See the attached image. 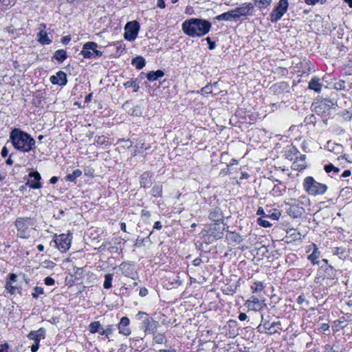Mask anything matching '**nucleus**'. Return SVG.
<instances>
[{
	"instance_id": "obj_1",
	"label": "nucleus",
	"mask_w": 352,
	"mask_h": 352,
	"mask_svg": "<svg viewBox=\"0 0 352 352\" xmlns=\"http://www.w3.org/2000/svg\"><path fill=\"white\" fill-rule=\"evenodd\" d=\"M212 27V24L206 19L200 18H190L185 20L182 24L184 33L190 37H201L207 34Z\"/></svg>"
},
{
	"instance_id": "obj_2",
	"label": "nucleus",
	"mask_w": 352,
	"mask_h": 352,
	"mask_svg": "<svg viewBox=\"0 0 352 352\" xmlns=\"http://www.w3.org/2000/svg\"><path fill=\"white\" fill-rule=\"evenodd\" d=\"M10 140L14 148L23 153H29L36 148L35 140L28 133L18 128L10 133Z\"/></svg>"
},
{
	"instance_id": "obj_3",
	"label": "nucleus",
	"mask_w": 352,
	"mask_h": 352,
	"mask_svg": "<svg viewBox=\"0 0 352 352\" xmlns=\"http://www.w3.org/2000/svg\"><path fill=\"white\" fill-rule=\"evenodd\" d=\"M287 208V213L292 218L301 217L305 213V208L311 205L309 198L302 195L298 199H288L285 201Z\"/></svg>"
},
{
	"instance_id": "obj_4",
	"label": "nucleus",
	"mask_w": 352,
	"mask_h": 352,
	"mask_svg": "<svg viewBox=\"0 0 352 352\" xmlns=\"http://www.w3.org/2000/svg\"><path fill=\"white\" fill-rule=\"evenodd\" d=\"M303 190L311 196L323 195L328 187L326 184L317 182L313 177H305L302 181Z\"/></svg>"
},
{
	"instance_id": "obj_5",
	"label": "nucleus",
	"mask_w": 352,
	"mask_h": 352,
	"mask_svg": "<svg viewBox=\"0 0 352 352\" xmlns=\"http://www.w3.org/2000/svg\"><path fill=\"white\" fill-rule=\"evenodd\" d=\"M135 318L140 321V328L146 334H151L157 331L160 324L144 311H138L135 315Z\"/></svg>"
},
{
	"instance_id": "obj_6",
	"label": "nucleus",
	"mask_w": 352,
	"mask_h": 352,
	"mask_svg": "<svg viewBox=\"0 0 352 352\" xmlns=\"http://www.w3.org/2000/svg\"><path fill=\"white\" fill-rule=\"evenodd\" d=\"M94 41H88L83 44L80 54L85 59H96L100 58L103 53L98 48H101Z\"/></svg>"
},
{
	"instance_id": "obj_7",
	"label": "nucleus",
	"mask_w": 352,
	"mask_h": 352,
	"mask_svg": "<svg viewBox=\"0 0 352 352\" xmlns=\"http://www.w3.org/2000/svg\"><path fill=\"white\" fill-rule=\"evenodd\" d=\"M17 229V236L22 239H28L30 236V226L32 225L29 217H19L14 222Z\"/></svg>"
},
{
	"instance_id": "obj_8",
	"label": "nucleus",
	"mask_w": 352,
	"mask_h": 352,
	"mask_svg": "<svg viewBox=\"0 0 352 352\" xmlns=\"http://www.w3.org/2000/svg\"><path fill=\"white\" fill-rule=\"evenodd\" d=\"M289 8L288 0H279L277 5L270 14L269 20L272 23H277L287 12Z\"/></svg>"
},
{
	"instance_id": "obj_9",
	"label": "nucleus",
	"mask_w": 352,
	"mask_h": 352,
	"mask_svg": "<svg viewBox=\"0 0 352 352\" xmlns=\"http://www.w3.org/2000/svg\"><path fill=\"white\" fill-rule=\"evenodd\" d=\"M312 106L317 113L329 114V111L336 106L335 102L329 99H323L314 102Z\"/></svg>"
},
{
	"instance_id": "obj_10",
	"label": "nucleus",
	"mask_w": 352,
	"mask_h": 352,
	"mask_svg": "<svg viewBox=\"0 0 352 352\" xmlns=\"http://www.w3.org/2000/svg\"><path fill=\"white\" fill-rule=\"evenodd\" d=\"M72 238L70 234H61L56 235L53 242L60 252H66L71 246Z\"/></svg>"
},
{
	"instance_id": "obj_11",
	"label": "nucleus",
	"mask_w": 352,
	"mask_h": 352,
	"mask_svg": "<svg viewBox=\"0 0 352 352\" xmlns=\"http://www.w3.org/2000/svg\"><path fill=\"white\" fill-rule=\"evenodd\" d=\"M124 30V38L129 41H133L138 37L140 24L137 21L128 22L125 25Z\"/></svg>"
},
{
	"instance_id": "obj_12",
	"label": "nucleus",
	"mask_w": 352,
	"mask_h": 352,
	"mask_svg": "<svg viewBox=\"0 0 352 352\" xmlns=\"http://www.w3.org/2000/svg\"><path fill=\"white\" fill-rule=\"evenodd\" d=\"M254 8L252 3H244L241 6L233 9L235 17L238 21L241 17L247 18L252 16Z\"/></svg>"
},
{
	"instance_id": "obj_13",
	"label": "nucleus",
	"mask_w": 352,
	"mask_h": 352,
	"mask_svg": "<svg viewBox=\"0 0 352 352\" xmlns=\"http://www.w3.org/2000/svg\"><path fill=\"white\" fill-rule=\"evenodd\" d=\"M26 186L32 189H39L42 187L41 176L38 171L29 173Z\"/></svg>"
},
{
	"instance_id": "obj_14",
	"label": "nucleus",
	"mask_w": 352,
	"mask_h": 352,
	"mask_svg": "<svg viewBox=\"0 0 352 352\" xmlns=\"http://www.w3.org/2000/svg\"><path fill=\"white\" fill-rule=\"evenodd\" d=\"M245 305L250 310L259 311L263 309L265 306V303L264 300H259L255 296H252L250 299L246 300Z\"/></svg>"
},
{
	"instance_id": "obj_15",
	"label": "nucleus",
	"mask_w": 352,
	"mask_h": 352,
	"mask_svg": "<svg viewBox=\"0 0 352 352\" xmlns=\"http://www.w3.org/2000/svg\"><path fill=\"white\" fill-rule=\"evenodd\" d=\"M120 270H121L122 274L129 278L132 279L135 278V276L137 274L135 271V265L130 263L123 262L120 265Z\"/></svg>"
},
{
	"instance_id": "obj_16",
	"label": "nucleus",
	"mask_w": 352,
	"mask_h": 352,
	"mask_svg": "<svg viewBox=\"0 0 352 352\" xmlns=\"http://www.w3.org/2000/svg\"><path fill=\"white\" fill-rule=\"evenodd\" d=\"M274 182H276L274 185L273 188L270 191V193L274 197L283 196L287 190V186L283 182L278 179H274Z\"/></svg>"
},
{
	"instance_id": "obj_17",
	"label": "nucleus",
	"mask_w": 352,
	"mask_h": 352,
	"mask_svg": "<svg viewBox=\"0 0 352 352\" xmlns=\"http://www.w3.org/2000/svg\"><path fill=\"white\" fill-rule=\"evenodd\" d=\"M130 324V320L126 316H123L121 318L118 324V329L119 330V333L125 336H128L131 333V329L129 327Z\"/></svg>"
},
{
	"instance_id": "obj_18",
	"label": "nucleus",
	"mask_w": 352,
	"mask_h": 352,
	"mask_svg": "<svg viewBox=\"0 0 352 352\" xmlns=\"http://www.w3.org/2000/svg\"><path fill=\"white\" fill-rule=\"evenodd\" d=\"M46 25L45 23H40L38 26L39 32L37 34L38 41L41 45H49L52 41L49 38L47 32L45 30Z\"/></svg>"
},
{
	"instance_id": "obj_19",
	"label": "nucleus",
	"mask_w": 352,
	"mask_h": 352,
	"mask_svg": "<svg viewBox=\"0 0 352 352\" xmlns=\"http://www.w3.org/2000/svg\"><path fill=\"white\" fill-rule=\"evenodd\" d=\"M153 173L149 171L144 172L140 177V184L142 188H148L153 184Z\"/></svg>"
},
{
	"instance_id": "obj_20",
	"label": "nucleus",
	"mask_w": 352,
	"mask_h": 352,
	"mask_svg": "<svg viewBox=\"0 0 352 352\" xmlns=\"http://www.w3.org/2000/svg\"><path fill=\"white\" fill-rule=\"evenodd\" d=\"M226 335L230 338H234L239 333L238 322L234 320H230L226 326Z\"/></svg>"
},
{
	"instance_id": "obj_21",
	"label": "nucleus",
	"mask_w": 352,
	"mask_h": 352,
	"mask_svg": "<svg viewBox=\"0 0 352 352\" xmlns=\"http://www.w3.org/2000/svg\"><path fill=\"white\" fill-rule=\"evenodd\" d=\"M45 329L43 327H41L36 331H31L27 337L33 340L34 342L40 343L41 340L45 339Z\"/></svg>"
},
{
	"instance_id": "obj_22",
	"label": "nucleus",
	"mask_w": 352,
	"mask_h": 352,
	"mask_svg": "<svg viewBox=\"0 0 352 352\" xmlns=\"http://www.w3.org/2000/svg\"><path fill=\"white\" fill-rule=\"evenodd\" d=\"M50 81L54 85H58L60 86L65 85L67 84V75L64 72L59 71L56 75L50 77Z\"/></svg>"
},
{
	"instance_id": "obj_23",
	"label": "nucleus",
	"mask_w": 352,
	"mask_h": 352,
	"mask_svg": "<svg viewBox=\"0 0 352 352\" xmlns=\"http://www.w3.org/2000/svg\"><path fill=\"white\" fill-rule=\"evenodd\" d=\"M209 219L214 223L215 225L222 223L223 221V214L219 208L213 209L209 214Z\"/></svg>"
},
{
	"instance_id": "obj_24",
	"label": "nucleus",
	"mask_w": 352,
	"mask_h": 352,
	"mask_svg": "<svg viewBox=\"0 0 352 352\" xmlns=\"http://www.w3.org/2000/svg\"><path fill=\"white\" fill-rule=\"evenodd\" d=\"M337 271L331 265H327L324 269L323 279L334 280L337 279Z\"/></svg>"
},
{
	"instance_id": "obj_25",
	"label": "nucleus",
	"mask_w": 352,
	"mask_h": 352,
	"mask_svg": "<svg viewBox=\"0 0 352 352\" xmlns=\"http://www.w3.org/2000/svg\"><path fill=\"white\" fill-rule=\"evenodd\" d=\"M326 148L329 152L333 153L335 155L342 154L344 151L342 145L337 144L332 141L327 142Z\"/></svg>"
},
{
	"instance_id": "obj_26",
	"label": "nucleus",
	"mask_w": 352,
	"mask_h": 352,
	"mask_svg": "<svg viewBox=\"0 0 352 352\" xmlns=\"http://www.w3.org/2000/svg\"><path fill=\"white\" fill-rule=\"evenodd\" d=\"M282 331L281 323L280 321H272L270 326L266 329V334L274 335L275 333L280 334Z\"/></svg>"
},
{
	"instance_id": "obj_27",
	"label": "nucleus",
	"mask_w": 352,
	"mask_h": 352,
	"mask_svg": "<svg viewBox=\"0 0 352 352\" xmlns=\"http://www.w3.org/2000/svg\"><path fill=\"white\" fill-rule=\"evenodd\" d=\"M214 19L217 21H237L233 10H229L219 15H217L214 18Z\"/></svg>"
},
{
	"instance_id": "obj_28",
	"label": "nucleus",
	"mask_w": 352,
	"mask_h": 352,
	"mask_svg": "<svg viewBox=\"0 0 352 352\" xmlns=\"http://www.w3.org/2000/svg\"><path fill=\"white\" fill-rule=\"evenodd\" d=\"M226 239L228 241L230 244L233 245L240 243L243 241L242 236L235 232H228Z\"/></svg>"
},
{
	"instance_id": "obj_29",
	"label": "nucleus",
	"mask_w": 352,
	"mask_h": 352,
	"mask_svg": "<svg viewBox=\"0 0 352 352\" xmlns=\"http://www.w3.org/2000/svg\"><path fill=\"white\" fill-rule=\"evenodd\" d=\"M311 246L313 247V252L308 256V260L310 261L313 265L319 264L318 258L320 256V252L316 244L313 243Z\"/></svg>"
},
{
	"instance_id": "obj_30",
	"label": "nucleus",
	"mask_w": 352,
	"mask_h": 352,
	"mask_svg": "<svg viewBox=\"0 0 352 352\" xmlns=\"http://www.w3.org/2000/svg\"><path fill=\"white\" fill-rule=\"evenodd\" d=\"M318 78H312L309 82V89L315 91L317 93L320 92L322 89V84Z\"/></svg>"
},
{
	"instance_id": "obj_31",
	"label": "nucleus",
	"mask_w": 352,
	"mask_h": 352,
	"mask_svg": "<svg viewBox=\"0 0 352 352\" xmlns=\"http://www.w3.org/2000/svg\"><path fill=\"white\" fill-rule=\"evenodd\" d=\"M153 335V343L162 344L166 343V337L164 333H157V331L151 333Z\"/></svg>"
},
{
	"instance_id": "obj_32",
	"label": "nucleus",
	"mask_w": 352,
	"mask_h": 352,
	"mask_svg": "<svg viewBox=\"0 0 352 352\" xmlns=\"http://www.w3.org/2000/svg\"><path fill=\"white\" fill-rule=\"evenodd\" d=\"M254 7H256L259 10H264L268 8L273 0H252Z\"/></svg>"
},
{
	"instance_id": "obj_33",
	"label": "nucleus",
	"mask_w": 352,
	"mask_h": 352,
	"mask_svg": "<svg viewBox=\"0 0 352 352\" xmlns=\"http://www.w3.org/2000/svg\"><path fill=\"white\" fill-rule=\"evenodd\" d=\"M299 156L298 157H296V160L294 163V165L296 167L297 169H299V170H303L306 168L307 165H306V162H305V160H306V155H302V154H298Z\"/></svg>"
},
{
	"instance_id": "obj_34",
	"label": "nucleus",
	"mask_w": 352,
	"mask_h": 352,
	"mask_svg": "<svg viewBox=\"0 0 352 352\" xmlns=\"http://www.w3.org/2000/svg\"><path fill=\"white\" fill-rule=\"evenodd\" d=\"M162 192H163V185L162 183H157L155 184L151 190V194L153 197H162Z\"/></svg>"
},
{
	"instance_id": "obj_35",
	"label": "nucleus",
	"mask_w": 352,
	"mask_h": 352,
	"mask_svg": "<svg viewBox=\"0 0 352 352\" xmlns=\"http://www.w3.org/2000/svg\"><path fill=\"white\" fill-rule=\"evenodd\" d=\"M164 76V72L162 70L159 69L155 72H154V71L149 72L146 74V78L149 81L153 82V81L158 80L160 78L163 77Z\"/></svg>"
},
{
	"instance_id": "obj_36",
	"label": "nucleus",
	"mask_w": 352,
	"mask_h": 352,
	"mask_svg": "<svg viewBox=\"0 0 352 352\" xmlns=\"http://www.w3.org/2000/svg\"><path fill=\"white\" fill-rule=\"evenodd\" d=\"M114 330L115 328L113 324H108L105 328L102 327V329L100 330L99 334L102 336V339L104 340L105 338H109V336L113 333Z\"/></svg>"
},
{
	"instance_id": "obj_37",
	"label": "nucleus",
	"mask_w": 352,
	"mask_h": 352,
	"mask_svg": "<svg viewBox=\"0 0 352 352\" xmlns=\"http://www.w3.org/2000/svg\"><path fill=\"white\" fill-rule=\"evenodd\" d=\"M131 64L137 69H142L146 65L145 59L142 56H136L132 59Z\"/></svg>"
},
{
	"instance_id": "obj_38",
	"label": "nucleus",
	"mask_w": 352,
	"mask_h": 352,
	"mask_svg": "<svg viewBox=\"0 0 352 352\" xmlns=\"http://www.w3.org/2000/svg\"><path fill=\"white\" fill-rule=\"evenodd\" d=\"M217 225H214L213 227L211 226L210 228V234L217 239H220L222 237L224 226H218L217 228Z\"/></svg>"
},
{
	"instance_id": "obj_39",
	"label": "nucleus",
	"mask_w": 352,
	"mask_h": 352,
	"mask_svg": "<svg viewBox=\"0 0 352 352\" xmlns=\"http://www.w3.org/2000/svg\"><path fill=\"white\" fill-rule=\"evenodd\" d=\"M88 329L92 334L99 333L100 330L102 329V327L99 321H94L89 324Z\"/></svg>"
},
{
	"instance_id": "obj_40",
	"label": "nucleus",
	"mask_w": 352,
	"mask_h": 352,
	"mask_svg": "<svg viewBox=\"0 0 352 352\" xmlns=\"http://www.w3.org/2000/svg\"><path fill=\"white\" fill-rule=\"evenodd\" d=\"M82 170L80 169H76L72 172V173L67 175L65 179L66 182H74L78 177L82 175Z\"/></svg>"
},
{
	"instance_id": "obj_41",
	"label": "nucleus",
	"mask_w": 352,
	"mask_h": 352,
	"mask_svg": "<svg viewBox=\"0 0 352 352\" xmlns=\"http://www.w3.org/2000/svg\"><path fill=\"white\" fill-rule=\"evenodd\" d=\"M67 57V52L64 50H56L54 54V58L59 63H63Z\"/></svg>"
},
{
	"instance_id": "obj_42",
	"label": "nucleus",
	"mask_w": 352,
	"mask_h": 352,
	"mask_svg": "<svg viewBox=\"0 0 352 352\" xmlns=\"http://www.w3.org/2000/svg\"><path fill=\"white\" fill-rule=\"evenodd\" d=\"M124 86L125 88H133V92H137L139 89V85L137 82V80L131 79L128 80L124 83Z\"/></svg>"
},
{
	"instance_id": "obj_43",
	"label": "nucleus",
	"mask_w": 352,
	"mask_h": 352,
	"mask_svg": "<svg viewBox=\"0 0 352 352\" xmlns=\"http://www.w3.org/2000/svg\"><path fill=\"white\" fill-rule=\"evenodd\" d=\"M300 154L298 150L295 146H291L287 151V157L291 160H296V157H298Z\"/></svg>"
},
{
	"instance_id": "obj_44",
	"label": "nucleus",
	"mask_w": 352,
	"mask_h": 352,
	"mask_svg": "<svg viewBox=\"0 0 352 352\" xmlns=\"http://www.w3.org/2000/svg\"><path fill=\"white\" fill-rule=\"evenodd\" d=\"M113 274H107L104 275V280L103 283V287L106 289H109L112 287V281H113Z\"/></svg>"
},
{
	"instance_id": "obj_45",
	"label": "nucleus",
	"mask_w": 352,
	"mask_h": 352,
	"mask_svg": "<svg viewBox=\"0 0 352 352\" xmlns=\"http://www.w3.org/2000/svg\"><path fill=\"white\" fill-rule=\"evenodd\" d=\"M324 168L326 173L329 174L332 173L331 177L337 175L340 172V168L334 166L332 164H326Z\"/></svg>"
},
{
	"instance_id": "obj_46",
	"label": "nucleus",
	"mask_w": 352,
	"mask_h": 352,
	"mask_svg": "<svg viewBox=\"0 0 352 352\" xmlns=\"http://www.w3.org/2000/svg\"><path fill=\"white\" fill-rule=\"evenodd\" d=\"M264 283L263 282L256 281L250 287L253 293L260 292L264 289Z\"/></svg>"
},
{
	"instance_id": "obj_47",
	"label": "nucleus",
	"mask_w": 352,
	"mask_h": 352,
	"mask_svg": "<svg viewBox=\"0 0 352 352\" xmlns=\"http://www.w3.org/2000/svg\"><path fill=\"white\" fill-rule=\"evenodd\" d=\"M109 142V138L104 135L97 136L95 138V144L96 146L107 145Z\"/></svg>"
},
{
	"instance_id": "obj_48",
	"label": "nucleus",
	"mask_w": 352,
	"mask_h": 352,
	"mask_svg": "<svg viewBox=\"0 0 352 352\" xmlns=\"http://www.w3.org/2000/svg\"><path fill=\"white\" fill-rule=\"evenodd\" d=\"M268 216H263L257 219V223L259 226L264 228H269L272 226V223L267 219Z\"/></svg>"
},
{
	"instance_id": "obj_49",
	"label": "nucleus",
	"mask_w": 352,
	"mask_h": 352,
	"mask_svg": "<svg viewBox=\"0 0 352 352\" xmlns=\"http://www.w3.org/2000/svg\"><path fill=\"white\" fill-rule=\"evenodd\" d=\"M34 292L32 294V296L34 298L36 299L38 296L44 293V289L42 287L36 286L34 288Z\"/></svg>"
},
{
	"instance_id": "obj_50",
	"label": "nucleus",
	"mask_w": 352,
	"mask_h": 352,
	"mask_svg": "<svg viewBox=\"0 0 352 352\" xmlns=\"http://www.w3.org/2000/svg\"><path fill=\"white\" fill-rule=\"evenodd\" d=\"M113 45L116 48L118 53H122L125 50V45L122 41L115 42Z\"/></svg>"
},
{
	"instance_id": "obj_51",
	"label": "nucleus",
	"mask_w": 352,
	"mask_h": 352,
	"mask_svg": "<svg viewBox=\"0 0 352 352\" xmlns=\"http://www.w3.org/2000/svg\"><path fill=\"white\" fill-rule=\"evenodd\" d=\"M270 318L271 316H261V323L263 324V327L264 328H265V329H267V327H269L270 326V323H272V322H270Z\"/></svg>"
},
{
	"instance_id": "obj_52",
	"label": "nucleus",
	"mask_w": 352,
	"mask_h": 352,
	"mask_svg": "<svg viewBox=\"0 0 352 352\" xmlns=\"http://www.w3.org/2000/svg\"><path fill=\"white\" fill-rule=\"evenodd\" d=\"M6 289L11 294H14L16 292V290L17 289V287L15 286H13L12 283H10V280H6Z\"/></svg>"
},
{
	"instance_id": "obj_53",
	"label": "nucleus",
	"mask_w": 352,
	"mask_h": 352,
	"mask_svg": "<svg viewBox=\"0 0 352 352\" xmlns=\"http://www.w3.org/2000/svg\"><path fill=\"white\" fill-rule=\"evenodd\" d=\"M212 92V86L210 85H207L204 87L201 90L200 93L204 96H208V94Z\"/></svg>"
},
{
	"instance_id": "obj_54",
	"label": "nucleus",
	"mask_w": 352,
	"mask_h": 352,
	"mask_svg": "<svg viewBox=\"0 0 352 352\" xmlns=\"http://www.w3.org/2000/svg\"><path fill=\"white\" fill-rule=\"evenodd\" d=\"M327 0H305V3L310 6H314L318 3L323 4Z\"/></svg>"
},
{
	"instance_id": "obj_55",
	"label": "nucleus",
	"mask_w": 352,
	"mask_h": 352,
	"mask_svg": "<svg viewBox=\"0 0 352 352\" xmlns=\"http://www.w3.org/2000/svg\"><path fill=\"white\" fill-rule=\"evenodd\" d=\"M44 283L48 286H52L55 284V280L50 276H47L44 279Z\"/></svg>"
},
{
	"instance_id": "obj_56",
	"label": "nucleus",
	"mask_w": 352,
	"mask_h": 352,
	"mask_svg": "<svg viewBox=\"0 0 352 352\" xmlns=\"http://www.w3.org/2000/svg\"><path fill=\"white\" fill-rule=\"evenodd\" d=\"M206 40L207 41L208 43V49L212 50H214L215 47H216V43L214 41H212L210 37H207L206 38Z\"/></svg>"
},
{
	"instance_id": "obj_57",
	"label": "nucleus",
	"mask_w": 352,
	"mask_h": 352,
	"mask_svg": "<svg viewBox=\"0 0 352 352\" xmlns=\"http://www.w3.org/2000/svg\"><path fill=\"white\" fill-rule=\"evenodd\" d=\"M351 191V188H349V187H346V188H342L341 190H340V197H344L345 195H346L347 194L350 193Z\"/></svg>"
},
{
	"instance_id": "obj_58",
	"label": "nucleus",
	"mask_w": 352,
	"mask_h": 352,
	"mask_svg": "<svg viewBox=\"0 0 352 352\" xmlns=\"http://www.w3.org/2000/svg\"><path fill=\"white\" fill-rule=\"evenodd\" d=\"M334 255L341 256L344 253V250L341 248H335L333 250Z\"/></svg>"
},
{
	"instance_id": "obj_59",
	"label": "nucleus",
	"mask_w": 352,
	"mask_h": 352,
	"mask_svg": "<svg viewBox=\"0 0 352 352\" xmlns=\"http://www.w3.org/2000/svg\"><path fill=\"white\" fill-rule=\"evenodd\" d=\"M0 3L4 6H13L15 3V0H0Z\"/></svg>"
},
{
	"instance_id": "obj_60",
	"label": "nucleus",
	"mask_w": 352,
	"mask_h": 352,
	"mask_svg": "<svg viewBox=\"0 0 352 352\" xmlns=\"http://www.w3.org/2000/svg\"><path fill=\"white\" fill-rule=\"evenodd\" d=\"M148 294V291L147 288L143 287L140 289L139 295L141 297H144V296H147Z\"/></svg>"
},
{
	"instance_id": "obj_61",
	"label": "nucleus",
	"mask_w": 352,
	"mask_h": 352,
	"mask_svg": "<svg viewBox=\"0 0 352 352\" xmlns=\"http://www.w3.org/2000/svg\"><path fill=\"white\" fill-rule=\"evenodd\" d=\"M140 214L141 217L145 219H148L151 217V212L145 209L142 210Z\"/></svg>"
},
{
	"instance_id": "obj_62",
	"label": "nucleus",
	"mask_w": 352,
	"mask_h": 352,
	"mask_svg": "<svg viewBox=\"0 0 352 352\" xmlns=\"http://www.w3.org/2000/svg\"><path fill=\"white\" fill-rule=\"evenodd\" d=\"M16 275L15 274L11 273L9 274L6 280H10V283L15 282L16 280Z\"/></svg>"
},
{
	"instance_id": "obj_63",
	"label": "nucleus",
	"mask_w": 352,
	"mask_h": 352,
	"mask_svg": "<svg viewBox=\"0 0 352 352\" xmlns=\"http://www.w3.org/2000/svg\"><path fill=\"white\" fill-rule=\"evenodd\" d=\"M257 331L261 333H266V329L264 328L263 324L261 322L256 327Z\"/></svg>"
},
{
	"instance_id": "obj_64",
	"label": "nucleus",
	"mask_w": 352,
	"mask_h": 352,
	"mask_svg": "<svg viewBox=\"0 0 352 352\" xmlns=\"http://www.w3.org/2000/svg\"><path fill=\"white\" fill-rule=\"evenodd\" d=\"M9 346L7 343L0 345V352H8Z\"/></svg>"
}]
</instances>
